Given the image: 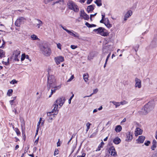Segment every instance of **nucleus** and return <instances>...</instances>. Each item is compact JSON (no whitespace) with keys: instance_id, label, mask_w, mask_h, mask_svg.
<instances>
[{"instance_id":"obj_1","label":"nucleus","mask_w":157,"mask_h":157,"mask_svg":"<svg viewBox=\"0 0 157 157\" xmlns=\"http://www.w3.org/2000/svg\"><path fill=\"white\" fill-rule=\"evenodd\" d=\"M65 100V98L61 97L58 98L54 102L52 106V108H53L52 112H55L54 113L55 115H57L58 113L59 110L58 109V105L59 106V108H60L64 103Z\"/></svg>"},{"instance_id":"obj_2","label":"nucleus","mask_w":157,"mask_h":157,"mask_svg":"<svg viewBox=\"0 0 157 157\" xmlns=\"http://www.w3.org/2000/svg\"><path fill=\"white\" fill-rule=\"evenodd\" d=\"M154 107L151 102H149L146 104L144 107L141 109V110L139 112L140 114L146 115L152 110Z\"/></svg>"},{"instance_id":"obj_3","label":"nucleus","mask_w":157,"mask_h":157,"mask_svg":"<svg viewBox=\"0 0 157 157\" xmlns=\"http://www.w3.org/2000/svg\"><path fill=\"white\" fill-rule=\"evenodd\" d=\"M40 50L44 56H49L52 53L50 47L46 44H41L40 46Z\"/></svg>"},{"instance_id":"obj_4","label":"nucleus","mask_w":157,"mask_h":157,"mask_svg":"<svg viewBox=\"0 0 157 157\" xmlns=\"http://www.w3.org/2000/svg\"><path fill=\"white\" fill-rule=\"evenodd\" d=\"M93 31L104 36H107L109 34L108 32L102 27H100L98 29H94Z\"/></svg>"},{"instance_id":"obj_5","label":"nucleus","mask_w":157,"mask_h":157,"mask_svg":"<svg viewBox=\"0 0 157 157\" xmlns=\"http://www.w3.org/2000/svg\"><path fill=\"white\" fill-rule=\"evenodd\" d=\"M67 6L69 9L74 11L75 12H78L79 11L78 6L72 1H69L67 3Z\"/></svg>"},{"instance_id":"obj_6","label":"nucleus","mask_w":157,"mask_h":157,"mask_svg":"<svg viewBox=\"0 0 157 157\" xmlns=\"http://www.w3.org/2000/svg\"><path fill=\"white\" fill-rule=\"evenodd\" d=\"M109 154L106 155L107 157H115L117 155V153L114 147L112 146L108 149Z\"/></svg>"},{"instance_id":"obj_7","label":"nucleus","mask_w":157,"mask_h":157,"mask_svg":"<svg viewBox=\"0 0 157 157\" xmlns=\"http://www.w3.org/2000/svg\"><path fill=\"white\" fill-rule=\"evenodd\" d=\"M47 84L50 86L56 85V80L55 77L53 75H49L48 77Z\"/></svg>"},{"instance_id":"obj_8","label":"nucleus","mask_w":157,"mask_h":157,"mask_svg":"<svg viewBox=\"0 0 157 157\" xmlns=\"http://www.w3.org/2000/svg\"><path fill=\"white\" fill-rule=\"evenodd\" d=\"M26 19L23 17H19L16 20L15 24L17 27H19L22 24H23L26 21Z\"/></svg>"},{"instance_id":"obj_9","label":"nucleus","mask_w":157,"mask_h":157,"mask_svg":"<svg viewBox=\"0 0 157 157\" xmlns=\"http://www.w3.org/2000/svg\"><path fill=\"white\" fill-rule=\"evenodd\" d=\"M80 12L81 13L80 15L81 17H82L85 20H87L89 19V15L85 13L83 10H81Z\"/></svg>"},{"instance_id":"obj_10","label":"nucleus","mask_w":157,"mask_h":157,"mask_svg":"<svg viewBox=\"0 0 157 157\" xmlns=\"http://www.w3.org/2000/svg\"><path fill=\"white\" fill-rule=\"evenodd\" d=\"M54 59L57 65L59 64L60 62H63L64 60V58L61 56L55 57Z\"/></svg>"},{"instance_id":"obj_11","label":"nucleus","mask_w":157,"mask_h":157,"mask_svg":"<svg viewBox=\"0 0 157 157\" xmlns=\"http://www.w3.org/2000/svg\"><path fill=\"white\" fill-rule=\"evenodd\" d=\"M132 14V11L131 10H128L125 14L124 18V22H125L127 20V18L129 17Z\"/></svg>"},{"instance_id":"obj_12","label":"nucleus","mask_w":157,"mask_h":157,"mask_svg":"<svg viewBox=\"0 0 157 157\" xmlns=\"http://www.w3.org/2000/svg\"><path fill=\"white\" fill-rule=\"evenodd\" d=\"M135 81L136 83L135 86L136 87H138L139 88H140L141 87V80L138 78H135Z\"/></svg>"},{"instance_id":"obj_13","label":"nucleus","mask_w":157,"mask_h":157,"mask_svg":"<svg viewBox=\"0 0 157 157\" xmlns=\"http://www.w3.org/2000/svg\"><path fill=\"white\" fill-rule=\"evenodd\" d=\"M67 33L69 34L70 35L73 36L74 37H76L78 38L79 37V35L78 34L75 32H74L73 30H68L67 31Z\"/></svg>"},{"instance_id":"obj_14","label":"nucleus","mask_w":157,"mask_h":157,"mask_svg":"<svg viewBox=\"0 0 157 157\" xmlns=\"http://www.w3.org/2000/svg\"><path fill=\"white\" fill-rule=\"evenodd\" d=\"M145 138V137L144 136H140L139 138L137 140H138V143L141 144L143 143Z\"/></svg>"},{"instance_id":"obj_15","label":"nucleus","mask_w":157,"mask_h":157,"mask_svg":"<svg viewBox=\"0 0 157 157\" xmlns=\"http://www.w3.org/2000/svg\"><path fill=\"white\" fill-rule=\"evenodd\" d=\"M157 147V142L156 140H153L152 142V145L151 147V149L153 150L154 151Z\"/></svg>"},{"instance_id":"obj_16","label":"nucleus","mask_w":157,"mask_h":157,"mask_svg":"<svg viewBox=\"0 0 157 157\" xmlns=\"http://www.w3.org/2000/svg\"><path fill=\"white\" fill-rule=\"evenodd\" d=\"M151 44L154 47L157 46V36L151 42Z\"/></svg>"},{"instance_id":"obj_17","label":"nucleus","mask_w":157,"mask_h":157,"mask_svg":"<svg viewBox=\"0 0 157 157\" xmlns=\"http://www.w3.org/2000/svg\"><path fill=\"white\" fill-rule=\"evenodd\" d=\"M95 56V53L94 52H92L90 53L88 56V59L89 60L92 59Z\"/></svg>"},{"instance_id":"obj_18","label":"nucleus","mask_w":157,"mask_h":157,"mask_svg":"<svg viewBox=\"0 0 157 157\" xmlns=\"http://www.w3.org/2000/svg\"><path fill=\"white\" fill-rule=\"evenodd\" d=\"M142 133V130L139 128H137L135 131V136H137L138 135L141 134Z\"/></svg>"},{"instance_id":"obj_19","label":"nucleus","mask_w":157,"mask_h":157,"mask_svg":"<svg viewBox=\"0 0 157 157\" xmlns=\"http://www.w3.org/2000/svg\"><path fill=\"white\" fill-rule=\"evenodd\" d=\"M36 20L37 21V23L36 24V26L38 28H39L40 26L42 25L43 23L39 19H36Z\"/></svg>"},{"instance_id":"obj_20","label":"nucleus","mask_w":157,"mask_h":157,"mask_svg":"<svg viewBox=\"0 0 157 157\" xmlns=\"http://www.w3.org/2000/svg\"><path fill=\"white\" fill-rule=\"evenodd\" d=\"M94 5H91L88 6L87 10L88 13H90V11H92L94 9Z\"/></svg>"},{"instance_id":"obj_21","label":"nucleus","mask_w":157,"mask_h":157,"mask_svg":"<svg viewBox=\"0 0 157 157\" xmlns=\"http://www.w3.org/2000/svg\"><path fill=\"white\" fill-rule=\"evenodd\" d=\"M113 141L115 144H118L121 142V140L119 138L116 137L113 139Z\"/></svg>"},{"instance_id":"obj_22","label":"nucleus","mask_w":157,"mask_h":157,"mask_svg":"<svg viewBox=\"0 0 157 157\" xmlns=\"http://www.w3.org/2000/svg\"><path fill=\"white\" fill-rule=\"evenodd\" d=\"M122 127L120 125L117 126L115 128V130L117 132H120L122 130Z\"/></svg>"},{"instance_id":"obj_23","label":"nucleus","mask_w":157,"mask_h":157,"mask_svg":"<svg viewBox=\"0 0 157 157\" xmlns=\"http://www.w3.org/2000/svg\"><path fill=\"white\" fill-rule=\"evenodd\" d=\"M21 53V51L18 50H16L14 51L13 52V56H20V54Z\"/></svg>"},{"instance_id":"obj_24","label":"nucleus","mask_w":157,"mask_h":157,"mask_svg":"<svg viewBox=\"0 0 157 157\" xmlns=\"http://www.w3.org/2000/svg\"><path fill=\"white\" fill-rule=\"evenodd\" d=\"M5 56V52L2 50L0 49V58H2Z\"/></svg>"},{"instance_id":"obj_25","label":"nucleus","mask_w":157,"mask_h":157,"mask_svg":"<svg viewBox=\"0 0 157 157\" xmlns=\"http://www.w3.org/2000/svg\"><path fill=\"white\" fill-rule=\"evenodd\" d=\"M108 46H105L103 48V52L106 54L108 52Z\"/></svg>"},{"instance_id":"obj_26","label":"nucleus","mask_w":157,"mask_h":157,"mask_svg":"<svg viewBox=\"0 0 157 157\" xmlns=\"http://www.w3.org/2000/svg\"><path fill=\"white\" fill-rule=\"evenodd\" d=\"M110 102H112L115 106L116 108L119 106L120 105V102H117L114 101H110Z\"/></svg>"},{"instance_id":"obj_27","label":"nucleus","mask_w":157,"mask_h":157,"mask_svg":"<svg viewBox=\"0 0 157 157\" xmlns=\"http://www.w3.org/2000/svg\"><path fill=\"white\" fill-rule=\"evenodd\" d=\"M83 78L85 82H87L88 79V75L87 73H85L83 75Z\"/></svg>"},{"instance_id":"obj_28","label":"nucleus","mask_w":157,"mask_h":157,"mask_svg":"<svg viewBox=\"0 0 157 157\" xmlns=\"http://www.w3.org/2000/svg\"><path fill=\"white\" fill-rule=\"evenodd\" d=\"M98 6H100L102 5L101 0H96L95 2Z\"/></svg>"},{"instance_id":"obj_29","label":"nucleus","mask_w":157,"mask_h":157,"mask_svg":"<svg viewBox=\"0 0 157 157\" xmlns=\"http://www.w3.org/2000/svg\"><path fill=\"white\" fill-rule=\"evenodd\" d=\"M85 25L89 28H91L93 27H96V25L94 24H90L87 22H86Z\"/></svg>"},{"instance_id":"obj_30","label":"nucleus","mask_w":157,"mask_h":157,"mask_svg":"<svg viewBox=\"0 0 157 157\" xmlns=\"http://www.w3.org/2000/svg\"><path fill=\"white\" fill-rule=\"evenodd\" d=\"M31 37L33 40H39V39L37 36L35 34H33L31 36Z\"/></svg>"},{"instance_id":"obj_31","label":"nucleus","mask_w":157,"mask_h":157,"mask_svg":"<svg viewBox=\"0 0 157 157\" xmlns=\"http://www.w3.org/2000/svg\"><path fill=\"white\" fill-rule=\"evenodd\" d=\"M105 25L108 28H110L112 27V24L110 23L109 21V22L104 23Z\"/></svg>"},{"instance_id":"obj_32","label":"nucleus","mask_w":157,"mask_h":157,"mask_svg":"<svg viewBox=\"0 0 157 157\" xmlns=\"http://www.w3.org/2000/svg\"><path fill=\"white\" fill-rule=\"evenodd\" d=\"M127 141H129L130 140H131L132 139V136L129 134L127 135Z\"/></svg>"},{"instance_id":"obj_33","label":"nucleus","mask_w":157,"mask_h":157,"mask_svg":"<svg viewBox=\"0 0 157 157\" xmlns=\"http://www.w3.org/2000/svg\"><path fill=\"white\" fill-rule=\"evenodd\" d=\"M14 57V60L15 61H19L20 56H13Z\"/></svg>"},{"instance_id":"obj_34","label":"nucleus","mask_w":157,"mask_h":157,"mask_svg":"<svg viewBox=\"0 0 157 157\" xmlns=\"http://www.w3.org/2000/svg\"><path fill=\"white\" fill-rule=\"evenodd\" d=\"M13 91L12 89H9L8 90V91L7 93V95L10 96L12 94Z\"/></svg>"},{"instance_id":"obj_35","label":"nucleus","mask_w":157,"mask_h":157,"mask_svg":"<svg viewBox=\"0 0 157 157\" xmlns=\"http://www.w3.org/2000/svg\"><path fill=\"white\" fill-rule=\"evenodd\" d=\"M14 130L15 131L17 136H19L21 134V132L18 128H15Z\"/></svg>"},{"instance_id":"obj_36","label":"nucleus","mask_w":157,"mask_h":157,"mask_svg":"<svg viewBox=\"0 0 157 157\" xmlns=\"http://www.w3.org/2000/svg\"><path fill=\"white\" fill-rule=\"evenodd\" d=\"M104 144V143L103 142H102L101 144L99 145V146L98 147V149H97L96 151H98L100 150V147H103V145Z\"/></svg>"},{"instance_id":"obj_37","label":"nucleus","mask_w":157,"mask_h":157,"mask_svg":"<svg viewBox=\"0 0 157 157\" xmlns=\"http://www.w3.org/2000/svg\"><path fill=\"white\" fill-rule=\"evenodd\" d=\"M139 47V45L138 44H137L135 46L133 47V48L136 52L138 51Z\"/></svg>"},{"instance_id":"obj_38","label":"nucleus","mask_w":157,"mask_h":157,"mask_svg":"<svg viewBox=\"0 0 157 157\" xmlns=\"http://www.w3.org/2000/svg\"><path fill=\"white\" fill-rule=\"evenodd\" d=\"M91 124L89 122H88L86 124V126H87V128H86V131L87 132L88 130L89 129H90V125Z\"/></svg>"},{"instance_id":"obj_39","label":"nucleus","mask_w":157,"mask_h":157,"mask_svg":"<svg viewBox=\"0 0 157 157\" xmlns=\"http://www.w3.org/2000/svg\"><path fill=\"white\" fill-rule=\"evenodd\" d=\"M25 58V54H22L21 56V61H23Z\"/></svg>"},{"instance_id":"obj_40","label":"nucleus","mask_w":157,"mask_h":157,"mask_svg":"<svg viewBox=\"0 0 157 157\" xmlns=\"http://www.w3.org/2000/svg\"><path fill=\"white\" fill-rule=\"evenodd\" d=\"M17 81H16V80L13 79L10 82V83L11 84H14L17 83Z\"/></svg>"},{"instance_id":"obj_41","label":"nucleus","mask_w":157,"mask_h":157,"mask_svg":"<svg viewBox=\"0 0 157 157\" xmlns=\"http://www.w3.org/2000/svg\"><path fill=\"white\" fill-rule=\"evenodd\" d=\"M24 126H25V123L24 122L21 123V127L22 129V132L23 131L24 129H25Z\"/></svg>"},{"instance_id":"obj_42","label":"nucleus","mask_w":157,"mask_h":157,"mask_svg":"<svg viewBox=\"0 0 157 157\" xmlns=\"http://www.w3.org/2000/svg\"><path fill=\"white\" fill-rule=\"evenodd\" d=\"M74 94H73L70 97V99H69V100H68V103L69 104H70L71 103V100H72V98H73L74 96Z\"/></svg>"},{"instance_id":"obj_43","label":"nucleus","mask_w":157,"mask_h":157,"mask_svg":"<svg viewBox=\"0 0 157 157\" xmlns=\"http://www.w3.org/2000/svg\"><path fill=\"white\" fill-rule=\"evenodd\" d=\"M61 87V86L60 85L58 86H54V90L56 91L57 90L59 89Z\"/></svg>"},{"instance_id":"obj_44","label":"nucleus","mask_w":157,"mask_h":157,"mask_svg":"<svg viewBox=\"0 0 157 157\" xmlns=\"http://www.w3.org/2000/svg\"><path fill=\"white\" fill-rule=\"evenodd\" d=\"M47 85H48V90H49V89H50V88H54V86H53V85L50 86L49 84H47Z\"/></svg>"},{"instance_id":"obj_45","label":"nucleus","mask_w":157,"mask_h":157,"mask_svg":"<svg viewBox=\"0 0 157 157\" xmlns=\"http://www.w3.org/2000/svg\"><path fill=\"white\" fill-rule=\"evenodd\" d=\"M52 111L51 112H49V113H47V115L48 116H50L51 115L52 116V117H54V116H53V115H54V114H51V113H53V112H52ZM54 113H55L54 112Z\"/></svg>"},{"instance_id":"obj_46","label":"nucleus","mask_w":157,"mask_h":157,"mask_svg":"<svg viewBox=\"0 0 157 157\" xmlns=\"http://www.w3.org/2000/svg\"><path fill=\"white\" fill-rule=\"evenodd\" d=\"M57 48L59 49H61V45L60 43H59L57 44Z\"/></svg>"},{"instance_id":"obj_47","label":"nucleus","mask_w":157,"mask_h":157,"mask_svg":"<svg viewBox=\"0 0 157 157\" xmlns=\"http://www.w3.org/2000/svg\"><path fill=\"white\" fill-rule=\"evenodd\" d=\"M150 144V142L149 141H147L146 142H145L144 144L146 146H148L149 145V144Z\"/></svg>"},{"instance_id":"obj_48","label":"nucleus","mask_w":157,"mask_h":157,"mask_svg":"<svg viewBox=\"0 0 157 157\" xmlns=\"http://www.w3.org/2000/svg\"><path fill=\"white\" fill-rule=\"evenodd\" d=\"M77 46H75L74 45H72L71 46V48L73 49H74L77 48Z\"/></svg>"},{"instance_id":"obj_49","label":"nucleus","mask_w":157,"mask_h":157,"mask_svg":"<svg viewBox=\"0 0 157 157\" xmlns=\"http://www.w3.org/2000/svg\"><path fill=\"white\" fill-rule=\"evenodd\" d=\"M76 146H73L72 148V151L71 153V154H70V156L71 155L73 152L74 151L75 149L76 148Z\"/></svg>"},{"instance_id":"obj_50","label":"nucleus","mask_w":157,"mask_h":157,"mask_svg":"<svg viewBox=\"0 0 157 157\" xmlns=\"http://www.w3.org/2000/svg\"><path fill=\"white\" fill-rule=\"evenodd\" d=\"M58 149H56L54 151V155L55 156L56 155H57L58 154Z\"/></svg>"},{"instance_id":"obj_51","label":"nucleus","mask_w":157,"mask_h":157,"mask_svg":"<svg viewBox=\"0 0 157 157\" xmlns=\"http://www.w3.org/2000/svg\"><path fill=\"white\" fill-rule=\"evenodd\" d=\"M2 40L3 41V44H2V46H1L0 47V48H4V44L6 43L5 41L3 39H2Z\"/></svg>"},{"instance_id":"obj_52","label":"nucleus","mask_w":157,"mask_h":157,"mask_svg":"<svg viewBox=\"0 0 157 157\" xmlns=\"http://www.w3.org/2000/svg\"><path fill=\"white\" fill-rule=\"evenodd\" d=\"M25 132H24L23 131L22 132V134L23 136V139L24 140H25L26 136L25 135V134L24 133Z\"/></svg>"},{"instance_id":"obj_53","label":"nucleus","mask_w":157,"mask_h":157,"mask_svg":"<svg viewBox=\"0 0 157 157\" xmlns=\"http://www.w3.org/2000/svg\"><path fill=\"white\" fill-rule=\"evenodd\" d=\"M120 103V105H123L124 104H125L127 103V102L125 101H121Z\"/></svg>"},{"instance_id":"obj_54","label":"nucleus","mask_w":157,"mask_h":157,"mask_svg":"<svg viewBox=\"0 0 157 157\" xmlns=\"http://www.w3.org/2000/svg\"><path fill=\"white\" fill-rule=\"evenodd\" d=\"M97 14V13H95L94 14H91V15H90V20L91 21H92V17H94V16H95Z\"/></svg>"},{"instance_id":"obj_55","label":"nucleus","mask_w":157,"mask_h":157,"mask_svg":"<svg viewBox=\"0 0 157 157\" xmlns=\"http://www.w3.org/2000/svg\"><path fill=\"white\" fill-rule=\"evenodd\" d=\"M74 77L73 75L71 76V78L67 80V82H68L71 81V80L73 79Z\"/></svg>"},{"instance_id":"obj_56","label":"nucleus","mask_w":157,"mask_h":157,"mask_svg":"<svg viewBox=\"0 0 157 157\" xmlns=\"http://www.w3.org/2000/svg\"><path fill=\"white\" fill-rule=\"evenodd\" d=\"M106 53H104L103 52V53L102 54L101 56V58L102 59L103 57H105V55L106 54Z\"/></svg>"},{"instance_id":"obj_57","label":"nucleus","mask_w":157,"mask_h":157,"mask_svg":"<svg viewBox=\"0 0 157 157\" xmlns=\"http://www.w3.org/2000/svg\"><path fill=\"white\" fill-rule=\"evenodd\" d=\"M104 23H106L107 22H109V21L108 18H105V19H104Z\"/></svg>"},{"instance_id":"obj_58","label":"nucleus","mask_w":157,"mask_h":157,"mask_svg":"<svg viewBox=\"0 0 157 157\" xmlns=\"http://www.w3.org/2000/svg\"><path fill=\"white\" fill-rule=\"evenodd\" d=\"M60 26L65 31H66L67 32V31L68 30L67 29L65 28L64 27H63L62 25H60Z\"/></svg>"},{"instance_id":"obj_59","label":"nucleus","mask_w":157,"mask_h":157,"mask_svg":"<svg viewBox=\"0 0 157 157\" xmlns=\"http://www.w3.org/2000/svg\"><path fill=\"white\" fill-rule=\"evenodd\" d=\"M98 89H97L94 90L93 91V93L92 94H94L96 93L98 91Z\"/></svg>"},{"instance_id":"obj_60","label":"nucleus","mask_w":157,"mask_h":157,"mask_svg":"<svg viewBox=\"0 0 157 157\" xmlns=\"http://www.w3.org/2000/svg\"><path fill=\"white\" fill-rule=\"evenodd\" d=\"M13 112H14L15 113V114H18V113L17 112V111L16 109L15 108H14L13 110Z\"/></svg>"},{"instance_id":"obj_61","label":"nucleus","mask_w":157,"mask_h":157,"mask_svg":"<svg viewBox=\"0 0 157 157\" xmlns=\"http://www.w3.org/2000/svg\"><path fill=\"white\" fill-rule=\"evenodd\" d=\"M93 0H87V3L88 4H89Z\"/></svg>"},{"instance_id":"obj_62","label":"nucleus","mask_w":157,"mask_h":157,"mask_svg":"<svg viewBox=\"0 0 157 157\" xmlns=\"http://www.w3.org/2000/svg\"><path fill=\"white\" fill-rule=\"evenodd\" d=\"M14 101H13V100H12L10 101V104L12 106L13 105V103L14 102Z\"/></svg>"},{"instance_id":"obj_63","label":"nucleus","mask_w":157,"mask_h":157,"mask_svg":"<svg viewBox=\"0 0 157 157\" xmlns=\"http://www.w3.org/2000/svg\"><path fill=\"white\" fill-rule=\"evenodd\" d=\"M51 94H52L54 93H55L56 92L55 90H51Z\"/></svg>"},{"instance_id":"obj_64","label":"nucleus","mask_w":157,"mask_h":157,"mask_svg":"<svg viewBox=\"0 0 157 157\" xmlns=\"http://www.w3.org/2000/svg\"><path fill=\"white\" fill-rule=\"evenodd\" d=\"M57 146L59 147L60 146V143L59 142V139L58 142L57 143Z\"/></svg>"}]
</instances>
